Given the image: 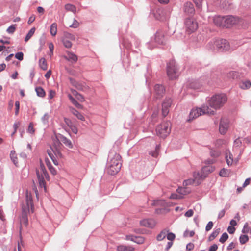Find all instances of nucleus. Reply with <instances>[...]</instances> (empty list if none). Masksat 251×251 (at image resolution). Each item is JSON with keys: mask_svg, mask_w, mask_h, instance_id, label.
<instances>
[{"mask_svg": "<svg viewBox=\"0 0 251 251\" xmlns=\"http://www.w3.org/2000/svg\"><path fill=\"white\" fill-rule=\"evenodd\" d=\"M79 22L75 19H74L73 24L70 25V27L75 28L78 27L79 26Z\"/></svg>", "mask_w": 251, "mask_h": 251, "instance_id": "nucleus-49", "label": "nucleus"}, {"mask_svg": "<svg viewBox=\"0 0 251 251\" xmlns=\"http://www.w3.org/2000/svg\"><path fill=\"white\" fill-rule=\"evenodd\" d=\"M28 132L32 134H33L35 132L34 125L32 123H30L28 126Z\"/></svg>", "mask_w": 251, "mask_h": 251, "instance_id": "nucleus-47", "label": "nucleus"}, {"mask_svg": "<svg viewBox=\"0 0 251 251\" xmlns=\"http://www.w3.org/2000/svg\"><path fill=\"white\" fill-rule=\"evenodd\" d=\"M225 17L216 16L213 19L214 24L218 26L224 27Z\"/></svg>", "mask_w": 251, "mask_h": 251, "instance_id": "nucleus-18", "label": "nucleus"}, {"mask_svg": "<svg viewBox=\"0 0 251 251\" xmlns=\"http://www.w3.org/2000/svg\"><path fill=\"white\" fill-rule=\"evenodd\" d=\"M23 53L21 52H19L15 54V57L17 59L21 61L23 59Z\"/></svg>", "mask_w": 251, "mask_h": 251, "instance_id": "nucleus-53", "label": "nucleus"}, {"mask_svg": "<svg viewBox=\"0 0 251 251\" xmlns=\"http://www.w3.org/2000/svg\"><path fill=\"white\" fill-rule=\"evenodd\" d=\"M16 28V25H13L9 27L6 31L9 34H13L15 32Z\"/></svg>", "mask_w": 251, "mask_h": 251, "instance_id": "nucleus-42", "label": "nucleus"}, {"mask_svg": "<svg viewBox=\"0 0 251 251\" xmlns=\"http://www.w3.org/2000/svg\"><path fill=\"white\" fill-rule=\"evenodd\" d=\"M227 101V96L225 94L221 93L213 95L208 100V102L211 108L217 110L222 108Z\"/></svg>", "mask_w": 251, "mask_h": 251, "instance_id": "nucleus-2", "label": "nucleus"}, {"mask_svg": "<svg viewBox=\"0 0 251 251\" xmlns=\"http://www.w3.org/2000/svg\"><path fill=\"white\" fill-rule=\"evenodd\" d=\"M66 58L69 61H72L74 62H76L77 60V57L75 54L71 53L70 52H68L67 53Z\"/></svg>", "mask_w": 251, "mask_h": 251, "instance_id": "nucleus-25", "label": "nucleus"}, {"mask_svg": "<svg viewBox=\"0 0 251 251\" xmlns=\"http://www.w3.org/2000/svg\"><path fill=\"white\" fill-rule=\"evenodd\" d=\"M213 223L211 221H210L208 223V224H207L206 225V228H205V230L206 231H209V230H210L213 227Z\"/></svg>", "mask_w": 251, "mask_h": 251, "instance_id": "nucleus-50", "label": "nucleus"}, {"mask_svg": "<svg viewBox=\"0 0 251 251\" xmlns=\"http://www.w3.org/2000/svg\"><path fill=\"white\" fill-rule=\"evenodd\" d=\"M154 90L157 98H160L164 93V87L161 85H155L154 86Z\"/></svg>", "mask_w": 251, "mask_h": 251, "instance_id": "nucleus-17", "label": "nucleus"}, {"mask_svg": "<svg viewBox=\"0 0 251 251\" xmlns=\"http://www.w3.org/2000/svg\"><path fill=\"white\" fill-rule=\"evenodd\" d=\"M65 9L67 11L72 12L73 13H75L76 11V7L71 4H67L65 5Z\"/></svg>", "mask_w": 251, "mask_h": 251, "instance_id": "nucleus-28", "label": "nucleus"}, {"mask_svg": "<svg viewBox=\"0 0 251 251\" xmlns=\"http://www.w3.org/2000/svg\"><path fill=\"white\" fill-rule=\"evenodd\" d=\"M20 125V122L15 123L13 125V128L14 129V131L13 133L12 134V136H13L17 131L18 128Z\"/></svg>", "mask_w": 251, "mask_h": 251, "instance_id": "nucleus-59", "label": "nucleus"}, {"mask_svg": "<svg viewBox=\"0 0 251 251\" xmlns=\"http://www.w3.org/2000/svg\"><path fill=\"white\" fill-rule=\"evenodd\" d=\"M251 86V82L249 80L242 81L240 83V87L242 89H247Z\"/></svg>", "mask_w": 251, "mask_h": 251, "instance_id": "nucleus-22", "label": "nucleus"}, {"mask_svg": "<svg viewBox=\"0 0 251 251\" xmlns=\"http://www.w3.org/2000/svg\"><path fill=\"white\" fill-rule=\"evenodd\" d=\"M68 98L71 102L77 108L82 109L83 106L81 104H79L70 94L68 95Z\"/></svg>", "mask_w": 251, "mask_h": 251, "instance_id": "nucleus-24", "label": "nucleus"}, {"mask_svg": "<svg viewBox=\"0 0 251 251\" xmlns=\"http://www.w3.org/2000/svg\"><path fill=\"white\" fill-rule=\"evenodd\" d=\"M72 92L73 95L78 100L80 101L81 102H83V101H84L85 100L84 98L83 97V96L82 95L79 94L76 91H75V90H72Z\"/></svg>", "mask_w": 251, "mask_h": 251, "instance_id": "nucleus-30", "label": "nucleus"}, {"mask_svg": "<svg viewBox=\"0 0 251 251\" xmlns=\"http://www.w3.org/2000/svg\"><path fill=\"white\" fill-rule=\"evenodd\" d=\"M39 65L41 69L43 70H47L48 69V64L45 58H41L39 61Z\"/></svg>", "mask_w": 251, "mask_h": 251, "instance_id": "nucleus-21", "label": "nucleus"}, {"mask_svg": "<svg viewBox=\"0 0 251 251\" xmlns=\"http://www.w3.org/2000/svg\"><path fill=\"white\" fill-rule=\"evenodd\" d=\"M65 39H69L71 40H75V36L71 33H66L65 34Z\"/></svg>", "mask_w": 251, "mask_h": 251, "instance_id": "nucleus-51", "label": "nucleus"}, {"mask_svg": "<svg viewBox=\"0 0 251 251\" xmlns=\"http://www.w3.org/2000/svg\"><path fill=\"white\" fill-rule=\"evenodd\" d=\"M35 30H36V29L35 27H33L30 30V31L28 32V34H27V35L26 36V37L25 39V42H27L31 38V37L34 34V33L35 32Z\"/></svg>", "mask_w": 251, "mask_h": 251, "instance_id": "nucleus-37", "label": "nucleus"}, {"mask_svg": "<svg viewBox=\"0 0 251 251\" xmlns=\"http://www.w3.org/2000/svg\"><path fill=\"white\" fill-rule=\"evenodd\" d=\"M46 163L49 168V169L50 170V173L53 175H55L57 173V171L55 169V168H54L50 164V161L48 159H46Z\"/></svg>", "mask_w": 251, "mask_h": 251, "instance_id": "nucleus-34", "label": "nucleus"}, {"mask_svg": "<svg viewBox=\"0 0 251 251\" xmlns=\"http://www.w3.org/2000/svg\"><path fill=\"white\" fill-rule=\"evenodd\" d=\"M56 95V92L54 90H50L49 91V99H53Z\"/></svg>", "mask_w": 251, "mask_h": 251, "instance_id": "nucleus-52", "label": "nucleus"}, {"mask_svg": "<svg viewBox=\"0 0 251 251\" xmlns=\"http://www.w3.org/2000/svg\"><path fill=\"white\" fill-rule=\"evenodd\" d=\"M206 176V175H202V174H200L198 172V173H194V179L192 180L191 179L185 180L183 182V185H189L193 183H196L199 184L200 183L201 179L202 178V177H205Z\"/></svg>", "mask_w": 251, "mask_h": 251, "instance_id": "nucleus-14", "label": "nucleus"}, {"mask_svg": "<svg viewBox=\"0 0 251 251\" xmlns=\"http://www.w3.org/2000/svg\"><path fill=\"white\" fill-rule=\"evenodd\" d=\"M190 88L194 89H198L200 88L201 85L198 81H193L189 84Z\"/></svg>", "mask_w": 251, "mask_h": 251, "instance_id": "nucleus-38", "label": "nucleus"}, {"mask_svg": "<svg viewBox=\"0 0 251 251\" xmlns=\"http://www.w3.org/2000/svg\"><path fill=\"white\" fill-rule=\"evenodd\" d=\"M166 236L167 239L171 241H173V240H174L176 237L175 234L172 232L169 233V232L167 234Z\"/></svg>", "mask_w": 251, "mask_h": 251, "instance_id": "nucleus-46", "label": "nucleus"}, {"mask_svg": "<svg viewBox=\"0 0 251 251\" xmlns=\"http://www.w3.org/2000/svg\"><path fill=\"white\" fill-rule=\"evenodd\" d=\"M10 158L12 162L14 163V164L17 166H18V160H17V155L16 154V152L14 151H12L10 152Z\"/></svg>", "mask_w": 251, "mask_h": 251, "instance_id": "nucleus-33", "label": "nucleus"}, {"mask_svg": "<svg viewBox=\"0 0 251 251\" xmlns=\"http://www.w3.org/2000/svg\"><path fill=\"white\" fill-rule=\"evenodd\" d=\"M64 122L65 123V124L69 126H71L73 125V124H72V122H71V121L68 119V118H64Z\"/></svg>", "mask_w": 251, "mask_h": 251, "instance_id": "nucleus-62", "label": "nucleus"}, {"mask_svg": "<svg viewBox=\"0 0 251 251\" xmlns=\"http://www.w3.org/2000/svg\"><path fill=\"white\" fill-rule=\"evenodd\" d=\"M224 27L230 28L237 24L239 23V19L237 17L232 16H226L225 17Z\"/></svg>", "mask_w": 251, "mask_h": 251, "instance_id": "nucleus-11", "label": "nucleus"}, {"mask_svg": "<svg viewBox=\"0 0 251 251\" xmlns=\"http://www.w3.org/2000/svg\"><path fill=\"white\" fill-rule=\"evenodd\" d=\"M215 168L212 166H205L202 168L201 172L203 173H206V175L213 172Z\"/></svg>", "mask_w": 251, "mask_h": 251, "instance_id": "nucleus-27", "label": "nucleus"}, {"mask_svg": "<svg viewBox=\"0 0 251 251\" xmlns=\"http://www.w3.org/2000/svg\"><path fill=\"white\" fill-rule=\"evenodd\" d=\"M155 40L160 44H163L164 43V35L160 32H157L155 36Z\"/></svg>", "mask_w": 251, "mask_h": 251, "instance_id": "nucleus-19", "label": "nucleus"}, {"mask_svg": "<svg viewBox=\"0 0 251 251\" xmlns=\"http://www.w3.org/2000/svg\"><path fill=\"white\" fill-rule=\"evenodd\" d=\"M117 250L118 251H133L134 249L130 246L120 245L117 247Z\"/></svg>", "mask_w": 251, "mask_h": 251, "instance_id": "nucleus-26", "label": "nucleus"}, {"mask_svg": "<svg viewBox=\"0 0 251 251\" xmlns=\"http://www.w3.org/2000/svg\"><path fill=\"white\" fill-rule=\"evenodd\" d=\"M172 103V100L170 99L165 100L162 103V113L163 116H166L169 113L170 107Z\"/></svg>", "mask_w": 251, "mask_h": 251, "instance_id": "nucleus-15", "label": "nucleus"}, {"mask_svg": "<svg viewBox=\"0 0 251 251\" xmlns=\"http://www.w3.org/2000/svg\"><path fill=\"white\" fill-rule=\"evenodd\" d=\"M57 141L55 142V145L56 146L55 151L52 149V151L56 156H60V152L59 149L61 148V142L63 143L67 148L72 149L73 147L72 142L69 139H67L65 136L61 134H58L56 136Z\"/></svg>", "mask_w": 251, "mask_h": 251, "instance_id": "nucleus-5", "label": "nucleus"}, {"mask_svg": "<svg viewBox=\"0 0 251 251\" xmlns=\"http://www.w3.org/2000/svg\"><path fill=\"white\" fill-rule=\"evenodd\" d=\"M63 44L65 46V47L67 48H71L72 44L71 41L67 40L66 39H64L63 40Z\"/></svg>", "mask_w": 251, "mask_h": 251, "instance_id": "nucleus-48", "label": "nucleus"}, {"mask_svg": "<svg viewBox=\"0 0 251 251\" xmlns=\"http://www.w3.org/2000/svg\"><path fill=\"white\" fill-rule=\"evenodd\" d=\"M231 156H232V155L230 152L226 153L225 157H226V163L228 166L232 165V164L233 163V159H232Z\"/></svg>", "mask_w": 251, "mask_h": 251, "instance_id": "nucleus-36", "label": "nucleus"}, {"mask_svg": "<svg viewBox=\"0 0 251 251\" xmlns=\"http://www.w3.org/2000/svg\"><path fill=\"white\" fill-rule=\"evenodd\" d=\"M121 157L119 154L111 152L109 155V160L107 163V173L111 175L116 174L122 166Z\"/></svg>", "mask_w": 251, "mask_h": 251, "instance_id": "nucleus-1", "label": "nucleus"}, {"mask_svg": "<svg viewBox=\"0 0 251 251\" xmlns=\"http://www.w3.org/2000/svg\"><path fill=\"white\" fill-rule=\"evenodd\" d=\"M195 234V232L194 231H190L188 230H186L184 233V236L185 237H193Z\"/></svg>", "mask_w": 251, "mask_h": 251, "instance_id": "nucleus-44", "label": "nucleus"}, {"mask_svg": "<svg viewBox=\"0 0 251 251\" xmlns=\"http://www.w3.org/2000/svg\"><path fill=\"white\" fill-rule=\"evenodd\" d=\"M140 225L148 228H153L155 227L156 222L153 218L144 219L140 221Z\"/></svg>", "mask_w": 251, "mask_h": 251, "instance_id": "nucleus-13", "label": "nucleus"}, {"mask_svg": "<svg viewBox=\"0 0 251 251\" xmlns=\"http://www.w3.org/2000/svg\"><path fill=\"white\" fill-rule=\"evenodd\" d=\"M69 128L74 133L77 134L78 130L77 127L73 125L72 126H70Z\"/></svg>", "mask_w": 251, "mask_h": 251, "instance_id": "nucleus-60", "label": "nucleus"}, {"mask_svg": "<svg viewBox=\"0 0 251 251\" xmlns=\"http://www.w3.org/2000/svg\"><path fill=\"white\" fill-rule=\"evenodd\" d=\"M71 112L75 116L77 117V118L82 121H84L85 118L84 116L80 113L78 111H77L76 109L72 108L71 109Z\"/></svg>", "mask_w": 251, "mask_h": 251, "instance_id": "nucleus-29", "label": "nucleus"}, {"mask_svg": "<svg viewBox=\"0 0 251 251\" xmlns=\"http://www.w3.org/2000/svg\"><path fill=\"white\" fill-rule=\"evenodd\" d=\"M184 11L188 14H194L195 13V9L193 4L190 2H188L185 3Z\"/></svg>", "mask_w": 251, "mask_h": 251, "instance_id": "nucleus-16", "label": "nucleus"}, {"mask_svg": "<svg viewBox=\"0 0 251 251\" xmlns=\"http://www.w3.org/2000/svg\"><path fill=\"white\" fill-rule=\"evenodd\" d=\"M194 212L192 209H190L185 213V216L187 217H191L193 215Z\"/></svg>", "mask_w": 251, "mask_h": 251, "instance_id": "nucleus-58", "label": "nucleus"}, {"mask_svg": "<svg viewBox=\"0 0 251 251\" xmlns=\"http://www.w3.org/2000/svg\"><path fill=\"white\" fill-rule=\"evenodd\" d=\"M215 111L207 106H203L201 108H197L193 109L189 114L188 121H191L193 119L205 114L213 115Z\"/></svg>", "mask_w": 251, "mask_h": 251, "instance_id": "nucleus-3", "label": "nucleus"}, {"mask_svg": "<svg viewBox=\"0 0 251 251\" xmlns=\"http://www.w3.org/2000/svg\"><path fill=\"white\" fill-rule=\"evenodd\" d=\"M228 238V234L226 232L224 233L220 238L219 241L222 243H224L227 240Z\"/></svg>", "mask_w": 251, "mask_h": 251, "instance_id": "nucleus-41", "label": "nucleus"}, {"mask_svg": "<svg viewBox=\"0 0 251 251\" xmlns=\"http://www.w3.org/2000/svg\"><path fill=\"white\" fill-rule=\"evenodd\" d=\"M48 154L51 158V159L52 160L53 162L55 165H57L58 162L57 160L55 159V157H54V155L52 153L51 151H48Z\"/></svg>", "mask_w": 251, "mask_h": 251, "instance_id": "nucleus-45", "label": "nucleus"}, {"mask_svg": "<svg viewBox=\"0 0 251 251\" xmlns=\"http://www.w3.org/2000/svg\"><path fill=\"white\" fill-rule=\"evenodd\" d=\"M171 198L172 199H181L182 198V197L180 195H178L177 194H173L171 195Z\"/></svg>", "mask_w": 251, "mask_h": 251, "instance_id": "nucleus-61", "label": "nucleus"}, {"mask_svg": "<svg viewBox=\"0 0 251 251\" xmlns=\"http://www.w3.org/2000/svg\"><path fill=\"white\" fill-rule=\"evenodd\" d=\"M217 249H218L217 245L216 244H214L210 247L208 251H216Z\"/></svg>", "mask_w": 251, "mask_h": 251, "instance_id": "nucleus-64", "label": "nucleus"}, {"mask_svg": "<svg viewBox=\"0 0 251 251\" xmlns=\"http://www.w3.org/2000/svg\"><path fill=\"white\" fill-rule=\"evenodd\" d=\"M36 173L40 187L41 188H44V191L46 192L47 188L46 186L45 179L49 180V176L44 164L42 163H40V168L37 170Z\"/></svg>", "mask_w": 251, "mask_h": 251, "instance_id": "nucleus-4", "label": "nucleus"}, {"mask_svg": "<svg viewBox=\"0 0 251 251\" xmlns=\"http://www.w3.org/2000/svg\"><path fill=\"white\" fill-rule=\"evenodd\" d=\"M23 212L26 214L28 212L31 211L32 213L34 212V206L32 196L30 193L27 192L26 195V204L22 207Z\"/></svg>", "mask_w": 251, "mask_h": 251, "instance_id": "nucleus-10", "label": "nucleus"}, {"mask_svg": "<svg viewBox=\"0 0 251 251\" xmlns=\"http://www.w3.org/2000/svg\"><path fill=\"white\" fill-rule=\"evenodd\" d=\"M57 31V25L56 23L52 24L50 27V34L54 36L56 35Z\"/></svg>", "mask_w": 251, "mask_h": 251, "instance_id": "nucleus-23", "label": "nucleus"}, {"mask_svg": "<svg viewBox=\"0 0 251 251\" xmlns=\"http://www.w3.org/2000/svg\"><path fill=\"white\" fill-rule=\"evenodd\" d=\"M238 76V74L235 71H231L228 74V77L229 78L235 79L237 78Z\"/></svg>", "mask_w": 251, "mask_h": 251, "instance_id": "nucleus-40", "label": "nucleus"}, {"mask_svg": "<svg viewBox=\"0 0 251 251\" xmlns=\"http://www.w3.org/2000/svg\"><path fill=\"white\" fill-rule=\"evenodd\" d=\"M185 28L186 33L191 34L198 28V23L193 18H189L185 22Z\"/></svg>", "mask_w": 251, "mask_h": 251, "instance_id": "nucleus-7", "label": "nucleus"}, {"mask_svg": "<svg viewBox=\"0 0 251 251\" xmlns=\"http://www.w3.org/2000/svg\"><path fill=\"white\" fill-rule=\"evenodd\" d=\"M37 94L40 97H44L46 95V93L44 90L41 87H37L35 89Z\"/></svg>", "mask_w": 251, "mask_h": 251, "instance_id": "nucleus-35", "label": "nucleus"}, {"mask_svg": "<svg viewBox=\"0 0 251 251\" xmlns=\"http://www.w3.org/2000/svg\"><path fill=\"white\" fill-rule=\"evenodd\" d=\"M50 119V115L48 113H46L42 118V121L44 124H47L48 123Z\"/></svg>", "mask_w": 251, "mask_h": 251, "instance_id": "nucleus-43", "label": "nucleus"}, {"mask_svg": "<svg viewBox=\"0 0 251 251\" xmlns=\"http://www.w3.org/2000/svg\"><path fill=\"white\" fill-rule=\"evenodd\" d=\"M194 248V245L192 243H189L186 246V250L187 251H191Z\"/></svg>", "mask_w": 251, "mask_h": 251, "instance_id": "nucleus-55", "label": "nucleus"}, {"mask_svg": "<svg viewBox=\"0 0 251 251\" xmlns=\"http://www.w3.org/2000/svg\"><path fill=\"white\" fill-rule=\"evenodd\" d=\"M195 3L196 6L198 8H201V6L202 2L203 0H193Z\"/></svg>", "mask_w": 251, "mask_h": 251, "instance_id": "nucleus-54", "label": "nucleus"}, {"mask_svg": "<svg viewBox=\"0 0 251 251\" xmlns=\"http://www.w3.org/2000/svg\"><path fill=\"white\" fill-rule=\"evenodd\" d=\"M213 48L219 51H224L229 49V44L225 39H218L214 42Z\"/></svg>", "mask_w": 251, "mask_h": 251, "instance_id": "nucleus-9", "label": "nucleus"}, {"mask_svg": "<svg viewBox=\"0 0 251 251\" xmlns=\"http://www.w3.org/2000/svg\"><path fill=\"white\" fill-rule=\"evenodd\" d=\"M249 240V237L247 235H242L240 237V242L241 244H244Z\"/></svg>", "mask_w": 251, "mask_h": 251, "instance_id": "nucleus-39", "label": "nucleus"}, {"mask_svg": "<svg viewBox=\"0 0 251 251\" xmlns=\"http://www.w3.org/2000/svg\"><path fill=\"white\" fill-rule=\"evenodd\" d=\"M49 48L50 51V55L51 56L53 54V51L54 50V45L52 43H50L49 44Z\"/></svg>", "mask_w": 251, "mask_h": 251, "instance_id": "nucleus-56", "label": "nucleus"}, {"mask_svg": "<svg viewBox=\"0 0 251 251\" xmlns=\"http://www.w3.org/2000/svg\"><path fill=\"white\" fill-rule=\"evenodd\" d=\"M220 229L218 228L215 229L213 231V232L211 234V235L209 236L208 238L209 241H212L220 233Z\"/></svg>", "mask_w": 251, "mask_h": 251, "instance_id": "nucleus-31", "label": "nucleus"}, {"mask_svg": "<svg viewBox=\"0 0 251 251\" xmlns=\"http://www.w3.org/2000/svg\"><path fill=\"white\" fill-rule=\"evenodd\" d=\"M229 126V121L226 118H222L219 125V132L222 134L226 133Z\"/></svg>", "mask_w": 251, "mask_h": 251, "instance_id": "nucleus-12", "label": "nucleus"}, {"mask_svg": "<svg viewBox=\"0 0 251 251\" xmlns=\"http://www.w3.org/2000/svg\"><path fill=\"white\" fill-rule=\"evenodd\" d=\"M169 232V230L167 229L162 230L157 236V240L160 241L163 240L166 237L167 234Z\"/></svg>", "mask_w": 251, "mask_h": 251, "instance_id": "nucleus-20", "label": "nucleus"}, {"mask_svg": "<svg viewBox=\"0 0 251 251\" xmlns=\"http://www.w3.org/2000/svg\"><path fill=\"white\" fill-rule=\"evenodd\" d=\"M227 231L230 234H233L235 231V228L232 226H229L227 228Z\"/></svg>", "mask_w": 251, "mask_h": 251, "instance_id": "nucleus-63", "label": "nucleus"}, {"mask_svg": "<svg viewBox=\"0 0 251 251\" xmlns=\"http://www.w3.org/2000/svg\"><path fill=\"white\" fill-rule=\"evenodd\" d=\"M15 107H16V110H15V115H17L19 113V108H20V102L18 101H17L15 102Z\"/></svg>", "mask_w": 251, "mask_h": 251, "instance_id": "nucleus-57", "label": "nucleus"}, {"mask_svg": "<svg viewBox=\"0 0 251 251\" xmlns=\"http://www.w3.org/2000/svg\"><path fill=\"white\" fill-rule=\"evenodd\" d=\"M167 73L168 77L171 79H174L178 77L177 69L174 60L170 61L167 64Z\"/></svg>", "mask_w": 251, "mask_h": 251, "instance_id": "nucleus-8", "label": "nucleus"}, {"mask_svg": "<svg viewBox=\"0 0 251 251\" xmlns=\"http://www.w3.org/2000/svg\"><path fill=\"white\" fill-rule=\"evenodd\" d=\"M230 173V170L223 168L219 172V175L222 177H227L229 176Z\"/></svg>", "mask_w": 251, "mask_h": 251, "instance_id": "nucleus-32", "label": "nucleus"}, {"mask_svg": "<svg viewBox=\"0 0 251 251\" xmlns=\"http://www.w3.org/2000/svg\"><path fill=\"white\" fill-rule=\"evenodd\" d=\"M171 124L169 121L162 122L156 128V134L161 138H166L171 132Z\"/></svg>", "mask_w": 251, "mask_h": 251, "instance_id": "nucleus-6", "label": "nucleus"}]
</instances>
